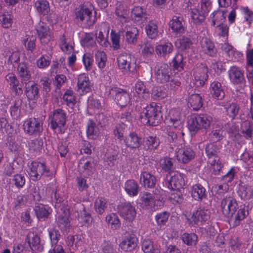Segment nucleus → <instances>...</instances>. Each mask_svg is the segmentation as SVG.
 <instances>
[{
    "mask_svg": "<svg viewBox=\"0 0 253 253\" xmlns=\"http://www.w3.org/2000/svg\"><path fill=\"white\" fill-rule=\"evenodd\" d=\"M139 117L143 124L156 126L162 120L161 107L152 103L139 111Z\"/></svg>",
    "mask_w": 253,
    "mask_h": 253,
    "instance_id": "obj_1",
    "label": "nucleus"
},
{
    "mask_svg": "<svg viewBox=\"0 0 253 253\" xmlns=\"http://www.w3.org/2000/svg\"><path fill=\"white\" fill-rule=\"evenodd\" d=\"M212 120V118L210 116L204 114L196 115L189 120V129L193 133L203 128L208 129L210 126Z\"/></svg>",
    "mask_w": 253,
    "mask_h": 253,
    "instance_id": "obj_2",
    "label": "nucleus"
},
{
    "mask_svg": "<svg viewBox=\"0 0 253 253\" xmlns=\"http://www.w3.org/2000/svg\"><path fill=\"white\" fill-rule=\"evenodd\" d=\"M51 127L56 133L64 132L63 128L66 124V114L61 109H56L52 112L49 117Z\"/></svg>",
    "mask_w": 253,
    "mask_h": 253,
    "instance_id": "obj_3",
    "label": "nucleus"
},
{
    "mask_svg": "<svg viewBox=\"0 0 253 253\" xmlns=\"http://www.w3.org/2000/svg\"><path fill=\"white\" fill-rule=\"evenodd\" d=\"M28 172L31 179L34 181L39 180L42 175H50L49 170L44 164L38 162H33L29 165Z\"/></svg>",
    "mask_w": 253,
    "mask_h": 253,
    "instance_id": "obj_4",
    "label": "nucleus"
},
{
    "mask_svg": "<svg viewBox=\"0 0 253 253\" xmlns=\"http://www.w3.org/2000/svg\"><path fill=\"white\" fill-rule=\"evenodd\" d=\"M209 68L205 64H197L192 70L194 84L197 86H203L207 82Z\"/></svg>",
    "mask_w": 253,
    "mask_h": 253,
    "instance_id": "obj_5",
    "label": "nucleus"
},
{
    "mask_svg": "<svg viewBox=\"0 0 253 253\" xmlns=\"http://www.w3.org/2000/svg\"><path fill=\"white\" fill-rule=\"evenodd\" d=\"M93 7L90 3L80 5L76 10V18L78 21L86 25L93 23L92 18V12Z\"/></svg>",
    "mask_w": 253,
    "mask_h": 253,
    "instance_id": "obj_6",
    "label": "nucleus"
},
{
    "mask_svg": "<svg viewBox=\"0 0 253 253\" xmlns=\"http://www.w3.org/2000/svg\"><path fill=\"white\" fill-rule=\"evenodd\" d=\"M220 207L225 216L232 217L238 209V204L233 196L228 195L222 200Z\"/></svg>",
    "mask_w": 253,
    "mask_h": 253,
    "instance_id": "obj_7",
    "label": "nucleus"
},
{
    "mask_svg": "<svg viewBox=\"0 0 253 253\" xmlns=\"http://www.w3.org/2000/svg\"><path fill=\"white\" fill-rule=\"evenodd\" d=\"M171 75L170 68L165 63H159L155 69V77L157 82L164 84L169 81Z\"/></svg>",
    "mask_w": 253,
    "mask_h": 253,
    "instance_id": "obj_8",
    "label": "nucleus"
},
{
    "mask_svg": "<svg viewBox=\"0 0 253 253\" xmlns=\"http://www.w3.org/2000/svg\"><path fill=\"white\" fill-rule=\"evenodd\" d=\"M38 37L42 44H47L53 41L51 31L44 23L40 22L37 27Z\"/></svg>",
    "mask_w": 253,
    "mask_h": 253,
    "instance_id": "obj_9",
    "label": "nucleus"
},
{
    "mask_svg": "<svg viewBox=\"0 0 253 253\" xmlns=\"http://www.w3.org/2000/svg\"><path fill=\"white\" fill-rule=\"evenodd\" d=\"M23 128L25 132L29 135L39 134L42 129L41 121L35 118L27 120L23 124Z\"/></svg>",
    "mask_w": 253,
    "mask_h": 253,
    "instance_id": "obj_10",
    "label": "nucleus"
},
{
    "mask_svg": "<svg viewBox=\"0 0 253 253\" xmlns=\"http://www.w3.org/2000/svg\"><path fill=\"white\" fill-rule=\"evenodd\" d=\"M228 75L230 82L234 85L242 84L245 82L244 71L239 67L231 66L228 71Z\"/></svg>",
    "mask_w": 253,
    "mask_h": 253,
    "instance_id": "obj_11",
    "label": "nucleus"
},
{
    "mask_svg": "<svg viewBox=\"0 0 253 253\" xmlns=\"http://www.w3.org/2000/svg\"><path fill=\"white\" fill-rule=\"evenodd\" d=\"M118 209L120 214L125 219L131 221L135 218L136 214V210L130 203H122L118 206Z\"/></svg>",
    "mask_w": 253,
    "mask_h": 253,
    "instance_id": "obj_12",
    "label": "nucleus"
},
{
    "mask_svg": "<svg viewBox=\"0 0 253 253\" xmlns=\"http://www.w3.org/2000/svg\"><path fill=\"white\" fill-rule=\"evenodd\" d=\"M112 93L115 94V100L121 107L126 106L130 102L129 94L125 90L115 87L112 88Z\"/></svg>",
    "mask_w": 253,
    "mask_h": 253,
    "instance_id": "obj_13",
    "label": "nucleus"
},
{
    "mask_svg": "<svg viewBox=\"0 0 253 253\" xmlns=\"http://www.w3.org/2000/svg\"><path fill=\"white\" fill-rule=\"evenodd\" d=\"M195 152L188 146L181 147L176 151V157L177 160L182 163H187L195 157Z\"/></svg>",
    "mask_w": 253,
    "mask_h": 253,
    "instance_id": "obj_14",
    "label": "nucleus"
},
{
    "mask_svg": "<svg viewBox=\"0 0 253 253\" xmlns=\"http://www.w3.org/2000/svg\"><path fill=\"white\" fill-rule=\"evenodd\" d=\"M140 201L141 207L147 210L154 211L159 206L158 203L153 198L152 194L148 192H144L142 194Z\"/></svg>",
    "mask_w": 253,
    "mask_h": 253,
    "instance_id": "obj_15",
    "label": "nucleus"
},
{
    "mask_svg": "<svg viewBox=\"0 0 253 253\" xmlns=\"http://www.w3.org/2000/svg\"><path fill=\"white\" fill-rule=\"evenodd\" d=\"M118 66L124 74L130 71L132 66L131 57L129 54L126 53L120 54L117 58Z\"/></svg>",
    "mask_w": 253,
    "mask_h": 253,
    "instance_id": "obj_16",
    "label": "nucleus"
},
{
    "mask_svg": "<svg viewBox=\"0 0 253 253\" xmlns=\"http://www.w3.org/2000/svg\"><path fill=\"white\" fill-rule=\"evenodd\" d=\"M109 31V24H103L101 26L99 33L96 34V41L102 46L107 47L110 44L108 40Z\"/></svg>",
    "mask_w": 253,
    "mask_h": 253,
    "instance_id": "obj_17",
    "label": "nucleus"
},
{
    "mask_svg": "<svg viewBox=\"0 0 253 253\" xmlns=\"http://www.w3.org/2000/svg\"><path fill=\"white\" fill-rule=\"evenodd\" d=\"M138 239L134 234H129L125 236L120 244L122 250L125 251H131L137 246Z\"/></svg>",
    "mask_w": 253,
    "mask_h": 253,
    "instance_id": "obj_18",
    "label": "nucleus"
},
{
    "mask_svg": "<svg viewBox=\"0 0 253 253\" xmlns=\"http://www.w3.org/2000/svg\"><path fill=\"white\" fill-rule=\"evenodd\" d=\"M148 15L146 10L141 6L134 7L131 11L132 18L138 24L146 21Z\"/></svg>",
    "mask_w": 253,
    "mask_h": 253,
    "instance_id": "obj_19",
    "label": "nucleus"
},
{
    "mask_svg": "<svg viewBox=\"0 0 253 253\" xmlns=\"http://www.w3.org/2000/svg\"><path fill=\"white\" fill-rule=\"evenodd\" d=\"M170 28L175 34L181 35L185 31L183 18L181 17L174 16L169 23Z\"/></svg>",
    "mask_w": 253,
    "mask_h": 253,
    "instance_id": "obj_20",
    "label": "nucleus"
},
{
    "mask_svg": "<svg viewBox=\"0 0 253 253\" xmlns=\"http://www.w3.org/2000/svg\"><path fill=\"white\" fill-rule=\"evenodd\" d=\"M201 48L203 52L206 54L214 57L217 53L213 42L207 38H203L201 42Z\"/></svg>",
    "mask_w": 253,
    "mask_h": 253,
    "instance_id": "obj_21",
    "label": "nucleus"
},
{
    "mask_svg": "<svg viewBox=\"0 0 253 253\" xmlns=\"http://www.w3.org/2000/svg\"><path fill=\"white\" fill-rule=\"evenodd\" d=\"M140 183L145 187L153 188L156 182V177L148 171L142 172L140 177Z\"/></svg>",
    "mask_w": 253,
    "mask_h": 253,
    "instance_id": "obj_22",
    "label": "nucleus"
},
{
    "mask_svg": "<svg viewBox=\"0 0 253 253\" xmlns=\"http://www.w3.org/2000/svg\"><path fill=\"white\" fill-rule=\"evenodd\" d=\"M90 84L88 76L85 74H80L78 77V89L82 93H86L90 90Z\"/></svg>",
    "mask_w": 253,
    "mask_h": 253,
    "instance_id": "obj_23",
    "label": "nucleus"
},
{
    "mask_svg": "<svg viewBox=\"0 0 253 253\" xmlns=\"http://www.w3.org/2000/svg\"><path fill=\"white\" fill-rule=\"evenodd\" d=\"M211 93L212 96L217 99H222L225 96V92L221 84L218 81H213L211 84Z\"/></svg>",
    "mask_w": 253,
    "mask_h": 253,
    "instance_id": "obj_24",
    "label": "nucleus"
},
{
    "mask_svg": "<svg viewBox=\"0 0 253 253\" xmlns=\"http://www.w3.org/2000/svg\"><path fill=\"white\" fill-rule=\"evenodd\" d=\"M126 145L131 148H138L141 144V138L134 132L130 133L125 139Z\"/></svg>",
    "mask_w": 253,
    "mask_h": 253,
    "instance_id": "obj_25",
    "label": "nucleus"
},
{
    "mask_svg": "<svg viewBox=\"0 0 253 253\" xmlns=\"http://www.w3.org/2000/svg\"><path fill=\"white\" fill-rule=\"evenodd\" d=\"M100 131L96 124L91 120L87 123L86 134L88 138L96 139L100 134Z\"/></svg>",
    "mask_w": 253,
    "mask_h": 253,
    "instance_id": "obj_26",
    "label": "nucleus"
},
{
    "mask_svg": "<svg viewBox=\"0 0 253 253\" xmlns=\"http://www.w3.org/2000/svg\"><path fill=\"white\" fill-rule=\"evenodd\" d=\"M74 43L68 39H66L64 35L61 36L59 39V46L63 52L69 54L73 53Z\"/></svg>",
    "mask_w": 253,
    "mask_h": 253,
    "instance_id": "obj_27",
    "label": "nucleus"
},
{
    "mask_svg": "<svg viewBox=\"0 0 253 253\" xmlns=\"http://www.w3.org/2000/svg\"><path fill=\"white\" fill-rule=\"evenodd\" d=\"M206 190L200 184H195L193 186L191 190V196L196 201H202L206 197Z\"/></svg>",
    "mask_w": 253,
    "mask_h": 253,
    "instance_id": "obj_28",
    "label": "nucleus"
},
{
    "mask_svg": "<svg viewBox=\"0 0 253 253\" xmlns=\"http://www.w3.org/2000/svg\"><path fill=\"white\" fill-rule=\"evenodd\" d=\"M238 194L242 199L249 200L253 198V187L249 185H240Z\"/></svg>",
    "mask_w": 253,
    "mask_h": 253,
    "instance_id": "obj_29",
    "label": "nucleus"
},
{
    "mask_svg": "<svg viewBox=\"0 0 253 253\" xmlns=\"http://www.w3.org/2000/svg\"><path fill=\"white\" fill-rule=\"evenodd\" d=\"M207 12H204V11L200 8H194L191 11V17L193 22L195 24H200L205 19Z\"/></svg>",
    "mask_w": 253,
    "mask_h": 253,
    "instance_id": "obj_30",
    "label": "nucleus"
},
{
    "mask_svg": "<svg viewBox=\"0 0 253 253\" xmlns=\"http://www.w3.org/2000/svg\"><path fill=\"white\" fill-rule=\"evenodd\" d=\"M173 47L171 42H167L164 44H161L156 46L155 51L157 54L160 56H165L171 53Z\"/></svg>",
    "mask_w": 253,
    "mask_h": 253,
    "instance_id": "obj_31",
    "label": "nucleus"
},
{
    "mask_svg": "<svg viewBox=\"0 0 253 253\" xmlns=\"http://www.w3.org/2000/svg\"><path fill=\"white\" fill-rule=\"evenodd\" d=\"M26 241L32 250H41L40 238L37 235L33 233H30L27 235Z\"/></svg>",
    "mask_w": 253,
    "mask_h": 253,
    "instance_id": "obj_32",
    "label": "nucleus"
},
{
    "mask_svg": "<svg viewBox=\"0 0 253 253\" xmlns=\"http://www.w3.org/2000/svg\"><path fill=\"white\" fill-rule=\"evenodd\" d=\"M211 18L213 26L222 24L226 20V11L220 9L215 10L211 15Z\"/></svg>",
    "mask_w": 253,
    "mask_h": 253,
    "instance_id": "obj_33",
    "label": "nucleus"
},
{
    "mask_svg": "<svg viewBox=\"0 0 253 253\" xmlns=\"http://www.w3.org/2000/svg\"><path fill=\"white\" fill-rule=\"evenodd\" d=\"M186 223L191 227H196L201 225L199 216L197 215L196 211L194 212H186L184 214Z\"/></svg>",
    "mask_w": 253,
    "mask_h": 253,
    "instance_id": "obj_34",
    "label": "nucleus"
},
{
    "mask_svg": "<svg viewBox=\"0 0 253 253\" xmlns=\"http://www.w3.org/2000/svg\"><path fill=\"white\" fill-rule=\"evenodd\" d=\"M159 145V139L156 136H149L144 139V147L148 151H152L156 150Z\"/></svg>",
    "mask_w": 253,
    "mask_h": 253,
    "instance_id": "obj_35",
    "label": "nucleus"
},
{
    "mask_svg": "<svg viewBox=\"0 0 253 253\" xmlns=\"http://www.w3.org/2000/svg\"><path fill=\"white\" fill-rule=\"evenodd\" d=\"M34 6L37 11L42 15H47L50 11V6L46 0H37L35 2Z\"/></svg>",
    "mask_w": 253,
    "mask_h": 253,
    "instance_id": "obj_36",
    "label": "nucleus"
},
{
    "mask_svg": "<svg viewBox=\"0 0 253 253\" xmlns=\"http://www.w3.org/2000/svg\"><path fill=\"white\" fill-rule=\"evenodd\" d=\"M26 95L30 100H36L39 96V88L36 84H26Z\"/></svg>",
    "mask_w": 253,
    "mask_h": 253,
    "instance_id": "obj_37",
    "label": "nucleus"
},
{
    "mask_svg": "<svg viewBox=\"0 0 253 253\" xmlns=\"http://www.w3.org/2000/svg\"><path fill=\"white\" fill-rule=\"evenodd\" d=\"M134 89L139 97L142 98L144 100H147L149 98V91L143 82H137L135 84Z\"/></svg>",
    "mask_w": 253,
    "mask_h": 253,
    "instance_id": "obj_38",
    "label": "nucleus"
},
{
    "mask_svg": "<svg viewBox=\"0 0 253 253\" xmlns=\"http://www.w3.org/2000/svg\"><path fill=\"white\" fill-rule=\"evenodd\" d=\"M159 166L162 170L169 173L173 171L174 169L172 159L167 157H165L160 160Z\"/></svg>",
    "mask_w": 253,
    "mask_h": 253,
    "instance_id": "obj_39",
    "label": "nucleus"
},
{
    "mask_svg": "<svg viewBox=\"0 0 253 253\" xmlns=\"http://www.w3.org/2000/svg\"><path fill=\"white\" fill-rule=\"evenodd\" d=\"M221 48L232 60H234L242 56V54L241 52L236 50V49L228 43H224Z\"/></svg>",
    "mask_w": 253,
    "mask_h": 253,
    "instance_id": "obj_40",
    "label": "nucleus"
},
{
    "mask_svg": "<svg viewBox=\"0 0 253 253\" xmlns=\"http://www.w3.org/2000/svg\"><path fill=\"white\" fill-rule=\"evenodd\" d=\"M225 133V131L220 126L213 127V130L209 134L210 139L212 141L217 142L223 139Z\"/></svg>",
    "mask_w": 253,
    "mask_h": 253,
    "instance_id": "obj_41",
    "label": "nucleus"
},
{
    "mask_svg": "<svg viewBox=\"0 0 253 253\" xmlns=\"http://www.w3.org/2000/svg\"><path fill=\"white\" fill-rule=\"evenodd\" d=\"M241 132L246 139L251 140L253 136V125L249 121H244L241 125Z\"/></svg>",
    "mask_w": 253,
    "mask_h": 253,
    "instance_id": "obj_42",
    "label": "nucleus"
},
{
    "mask_svg": "<svg viewBox=\"0 0 253 253\" xmlns=\"http://www.w3.org/2000/svg\"><path fill=\"white\" fill-rule=\"evenodd\" d=\"M205 151L208 160L219 158L217 156L219 149L214 143H211L207 145L205 147Z\"/></svg>",
    "mask_w": 253,
    "mask_h": 253,
    "instance_id": "obj_43",
    "label": "nucleus"
},
{
    "mask_svg": "<svg viewBox=\"0 0 253 253\" xmlns=\"http://www.w3.org/2000/svg\"><path fill=\"white\" fill-rule=\"evenodd\" d=\"M35 211L38 218L40 220L47 218L51 212L50 208L42 205L37 206Z\"/></svg>",
    "mask_w": 253,
    "mask_h": 253,
    "instance_id": "obj_44",
    "label": "nucleus"
},
{
    "mask_svg": "<svg viewBox=\"0 0 253 253\" xmlns=\"http://www.w3.org/2000/svg\"><path fill=\"white\" fill-rule=\"evenodd\" d=\"M125 189L126 193L130 196H134L138 192V185L132 179L128 180L125 183Z\"/></svg>",
    "mask_w": 253,
    "mask_h": 253,
    "instance_id": "obj_45",
    "label": "nucleus"
},
{
    "mask_svg": "<svg viewBox=\"0 0 253 253\" xmlns=\"http://www.w3.org/2000/svg\"><path fill=\"white\" fill-rule=\"evenodd\" d=\"M188 102L193 110H199L203 105L202 97L197 93L191 94L188 98Z\"/></svg>",
    "mask_w": 253,
    "mask_h": 253,
    "instance_id": "obj_46",
    "label": "nucleus"
},
{
    "mask_svg": "<svg viewBox=\"0 0 253 253\" xmlns=\"http://www.w3.org/2000/svg\"><path fill=\"white\" fill-rule=\"evenodd\" d=\"M115 14L120 18L121 22H126L127 20L128 11L121 3H118L115 11Z\"/></svg>",
    "mask_w": 253,
    "mask_h": 253,
    "instance_id": "obj_47",
    "label": "nucleus"
},
{
    "mask_svg": "<svg viewBox=\"0 0 253 253\" xmlns=\"http://www.w3.org/2000/svg\"><path fill=\"white\" fill-rule=\"evenodd\" d=\"M146 32L148 37L151 39H155L158 36V26L153 21H149L146 26Z\"/></svg>",
    "mask_w": 253,
    "mask_h": 253,
    "instance_id": "obj_48",
    "label": "nucleus"
},
{
    "mask_svg": "<svg viewBox=\"0 0 253 253\" xmlns=\"http://www.w3.org/2000/svg\"><path fill=\"white\" fill-rule=\"evenodd\" d=\"M17 71L19 77L22 82H26L30 80L31 75L28 70L27 65L24 63H20L18 67Z\"/></svg>",
    "mask_w": 253,
    "mask_h": 253,
    "instance_id": "obj_49",
    "label": "nucleus"
},
{
    "mask_svg": "<svg viewBox=\"0 0 253 253\" xmlns=\"http://www.w3.org/2000/svg\"><path fill=\"white\" fill-rule=\"evenodd\" d=\"M5 79L16 93H19L18 89L19 92H21V89L19 87L17 88L19 81L15 74L12 73L8 74L5 77Z\"/></svg>",
    "mask_w": 253,
    "mask_h": 253,
    "instance_id": "obj_50",
    "label": "nucleus"
},
{
    "mask_svg": "<svg viewBox=\"0 0 253 253\" xmlns=\"http://www.w3.org/2000/svg\"><path fill=\"white\" fill-rule=\"evenodd\" d=\"M78 220L82 226H88L91 220L90 215L85 211L84 208L80 211Z\"/></svg>",
    "mask_w": 253,
    "mask_h": 253,
    "instance_id": "obj_51",
    "label": "nucleus"
},
{
    "mask_svg": "<svg viewBox=\"0 0 253 253\" xmlns=\"http://www.w3.org/2000/svg\"><path fill=\"white\" fill-rule=\"evenodd\" d=\"M248 214V211L245 208L240 209L234 217H233V225L234 226L239 225L240 222L243 220Z\"/></svg>",
    "mask_w": 253,
    "mask_h": 253,
    "instance_id": "obj_52",
    "label": "nucleus"
},
{
    "mask_svg": "<svg viewBox=\"0 0 253 253\" xmlns=\"http://www.w3.org/2000/svg\"><path fill=\"white\" fill-rule=\"evenodd\" d=\"M123 29L120 30L118 32L112 30V46L114 50H118L121 47V33H123Z\"/></svg>",
    "mask_w": 253,
    "mask_h": 253,
    "instance_id": "obj_53",
    "label": "nucleus"
},
{
    "mask_svg": "<svg viewBox=\"0 0 253 253\" xmlns=\"http://www.w3.org/2000/svg\"><path fill=\"white\" fill-rule=\"evenodd\" d=\"M142 249L144 253H159L158 250L154 247L153 242L149 239H145L142 242Z\"/></svg>",
    "mask_w": 253,
    "mask_h": 253,
    "instance_id": "obj_54",
    "label": "nucleus"
},
{
    "mask_svg": "<svg viewBox=\"0 0 253 253\" xmlns=\"http://www.w3.org/2000/svg\"><path fill=\"white\" fill-rule=\"evenodd\" d=\"M0 23L4 28H9L11 27L13 20L10 14L5 12L0 16Z\"/></svg>",
    "mask_w": 253,
    "mask_h": 253,
    "instance_id": "obj_55",
    "label": "nucleus"
},
{
    "mask_svg": "<svg viewBox=\"0 0 253 253\" xmlns=\"http://www.w3.org/2000/svg\"><path fill=\"white\" fill-rule=\"evenodd\" d=\"M169 213L168 211H163L157 214L155 220L158 226L162 227L166 225L169 217Z\"/></svg>",
    "mask_w": 253,
    "mask_h": 253,
    "instance_id": "obj_56",
    "label": "nucleus"
},
{
    "mask_svg": "<svg viewBox=\"0 0 253 253\" xmlns=\"http://www.w3.org/2000/svg\"><path fill=\"white\" fill-rule=\"evenodd\" d=\"M197 236L194 233H184L181 236L182 241L186 245L194 246L197 244Z\"/></svg>",
    "mask_w": 253,
    "mask_h": 253,
    "instance_id": "obj_57",
    "label": "nucleus"
},
{
    "mask_svg": "<svg viewBox=\"0 0 253 253\" xmlns=\"http://www.w3.org/2000/svg\"><path fill=\"white\" fill-rule=\"evenodd\" d=\"M63 100L69 106H73L76 102V98L73 91L67 90L63 96Z\"/></svg>",
    "mask_w": 253,
    "mask_h": 253,
    "instance_id": "obj_58",
    "label": "nucleus"
},
{
    "mask_svg": "<svg viewBox=\"0 0 253 253\" xmlns=\"http://www.w3.org/2000/svg\"><path fill=\"white\" fill-rule=\"evenodd\" d=\"M208 162L211 165V168L212 169L214 174H218L223 168V165L219 161V159L208 160Z\"/></svg>",
    "mask_w": 253,
    "mask_h": 253,
    "instance_id": "obj_59",
    "label": "nucleus"
},
{
    "mask_svg": "<svg viewBox=\"0 0 253 253\" xmlns=\"http://www.w3.org/2000/svg\"><path fill=\"white\" fill-rule=\"evenodd\" d=\"M57 223L59 227L63 232H66L70 226L68 216L66 214L64 216L59 215Z\"/></svg>",
    "mask_w": 253,
    "mask_h": 253,
    "instance_id": "obj_60",
    "label": "nucleus"
},
{
    "mask_svg": "<svg viewBox=\"0 0 253 253\" xmlns=\"http://www.w3.org/2000/svg\"><path fill=\"white\" fill-rule=\"evenodd\" d=\"M197 215L199 216L201 224L208 220L210 218V211L204 208H199L196 211Z\"/></svg>",
    "mask_w": 253,
    "mask_h": 253,
    "instance_id": "obj_61",
    "label": "nucleus"
},
{
    "mask_svg": "<svg viewBox=\"0 0 253 253\" xmlns=\"http://www.w3.org/2000/svg\"><path fill=\"white\" fill-rule=\"evenodd\" d=\"M192 42L191 39L185 36L178 39L176 42V45L181 49L184 50L190 47Z\"/></svg>",
    "mask_w": 253,
    "mask_h": 253,
    "instance_id": "obj_62",
    "label": "nucleus"
},
{
    "mask_svg": "<svg viewBox=\"0 0 253 253\" xmlns=\"http://www.w3.org/2000/svg\"><path fill=\"white\" fill-rule=\"evenodd\" d=\"M42 141L41 139H34L29 143V147L30 151L36 153H39L42 149Z\"/></svg>",
    "mask_w": 253,
    "mask_h": 253,
    "instance_id": "obj_63",
    "label": "nucleus"
},
{
    "mask_svg": "<svg viewBox=\"0 0 253 253\" xmlns=\"http://www.w3.org/2000/svg\"><path fill=\"white\" fill-rule=\"evenodd\" d=\"M11 180L14 186L18 188H22L26 181L25 176L22 174H15Z\"/></svg>",
    "mask_w": 253,
    "mask_h": 253,
    "instance_id": "obj_64",
    "label": "nucleus"
}]
</instances>
